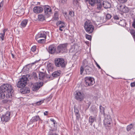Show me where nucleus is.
<instances>
[{
	"mask_svg": "<svg viewBox=\"0 0 135 135\" xmlns=\"http://www.w3.org/2000/svg\"><path fill=\"white\" fill-rule=\"evenodd\" d=\"M0 91H1L4 94H5L7 98L12 96L13 90L12 85L9 84H4L0 86Z\"/></svg>",
	"mask_w": 135,
	"mask_h": 135,
	"instance_id": "1",
	"label": "nucleus"
},
{
	"mask_svg": "<svg viewBox=\"0 0 135 135\" xmlns=\"http://www.w3.org/2000/svg\"><path fill=\"white\" fill-rule=\"evenodd\" d=\"M84 27L86 32L89 34L91 33L94 29V26L92 23L89 20L85 22Z\"/></svg>",
	"mask_w": 135,
	"mask_h": 135,
	"instance_id": "2",
	"label": "nucleus"
},
{
	"mask_svg": "<svg viewBox=\"0 0 135 135\" xmlns=\"http://www.w3.org/2000/svg\"><path fill=\"white\" fill-rule=\"evenodd\" d=\"M55 64L57 67L64 68L65 67L67 63L63 58H57L55 59Z\"/></svg>",
	"mask_w": 135,
	"mask_h": 135,
	"instance_id": "3",
	"label": "nucleus"
},
{
	"mask_svg": "<svg viewBox=\"0 0 135 135\" xmlns=\"http://www.w3.org/2000/svg\"><path fill=\"white\" fill-rule=\"evenodd\" d=\"M27 79L26 77L25 76H23L18 81L17 84V86L19 88L25 86L27 84Z\"/></svg>",
	"mask_w": 135,
	"mask_h": 135,
	"instance_id": "4",
	"label": "nucleus"
},
{
	"mask_svg": "<svg viewBox=\"0 0 135 135\" xmlns=\"http://www.w3.org/2000/svg\"><path fill=\"white\" fill-rule=\"evenodd\" d=\"M67 44H60L57 47L56 52L57 53H63L65 52L67 50Z\"/></svg>",
	"mask_w": 135,
	"mask_h": 135,
	"instance_id": "5",
	"label": "nucleus"
},
{
	"mask_svg": "<svg viewBox=\"0 0 135 135\" xmlns=\"http://www.w3.org/2000/svg\"><path fill=\"white\" fill-rule=\"evenodd\" d=\"M85 81L86 87L91 86L95 83L94 79L92 77H86L85 78Z\"/></svg>",
	"mask_w": 135,
	"mask_h": 135,
	"instance_id": "6",
	"label": "nucleus"
},
{
	"mask_svg": "<svg viewBox=\"0 0 135 135\" xmlns=\"http://www.w3.org/2000/svg\"><path fill=\"white\" fill-rule=\"evenodd\" d=\"M112 120L110 115L109 114L107 115L104 120V123L105 127H110L111 126Z\"/></svg>",
	"mask_w": 135,
	"mask_h": 135,
	"instance_id": "7",
	"label": "nucleus"
},
{
	"mask_svg": "<svg viewBox=\"0 0 135 135\" xmlns=\"http://www.w3.org/2000/svg\"><path fill=\"white\" fill-rule=\"evenodd\" d=\"M43 83L42 82H38L33 85L32 89L33 91L38 90L42 86Z\"/></svg>",
	"mask_w": 135,
	"mask_h": 135,
	"instance_id": "8",
	"label": "nucleus"
},
{
	"mask_svg": "<svg viewBox=\"0 0 135 135\" xmlns=\"http://www.w3.org/2000/svg\"><path fill=\"white\" fill-rule=\"evenodd\" d=\"M75 94V98L78 100L81 101L83 100L84 96L83 94L79 92H76Z\"/></svg>",
	"mask_w": 135,
	"mask_h": 135,
	"instance_id": "9",
	"label": "nucleus"
},
{
	"mask_svg": "<svg viewBox=\"0 0 135 135\" xmlns=\"http://www.w3.org/2000/svg\"><path fill=\"white\" fill-rule=\"evenodd\" d=\"M10 113L9 112H7L6 113L3 115L1 117V120L3 121L7 122L10 119Z\"/></svg>",
	"mask_w": 135,
	"mask_h": 135,
	"instance_id": "10",
	"label": "nucleus"
},
{
	"mask_svg": "<svg viewBox=\"0 0 135 135\" xmlns=\"http://www.w3.org/2000/svg\"><path fill=\"white\" fill-rule=\"evenodd\" d=\"M47 33L45 31H43L38 33L37 35L35 37V39L36 40L39 38H43L44 39L46 38Z\"/></svg>",
	"mask_w": 135,
	"mask_h": 135,
	"instance_id": "11",
	"label": "nucleus"
},
{
	"mask_svg": "<svg viewBox=\"0 0 135 135\" xmlns=\"http://www.w3.org/2000/svg\"><path fill=\"white\" fill-rule=\"evenodd\" d=\"M56 25L59 27V29L61 31L63 30L62 28H64L65 27V25L64 22L61 21H59L56 23Z\"/></svg>",
	"mask_w": 135,
	"mask_h": 135,
	"instance_id": "12",
	"label": "nucleus"
},
{
	"mask_svg": "<svg viewBox=\"0 0 135 135\" xmlns=\"http://www.w3.org/2000/svg\"><path fill=\"white\" fill-rule=\"evenodd\" d=\"M118 8L120 11L124 13L127 12L129 11L128 8L124 5H120Z\"/></svg>",
	"mask_w": 135,
	"mask_h": 135,
	"instance_id": "13",
	"label": "nucleus"
},
{
	"mask_svg": "<svg viewBox=\"0 0 135 135\" xmlns=\"http://www.w3.org/2000/svg\"><path fill=\"white\" fill-rule=\"evenodd\" d=\"M56 51L55 46L54 45H50L48 48V51L49 53L52 54L55 53Z\"/></svg>",
	"mask_w": 135,
	"mask_h": 135,
	"instance_id": "14",
	"label": "nucleus"
},
{
	"mask_svg": "<svg viewBox=\"0 0 135 135\" xmlns=\"http://www.w3.org/2000/svg\"><path fill=\"white\" fill-rule=\"evenodd\" d=\"M22 89H20V92L22 94L28 93L30 92V90L29 88L27 87L23 86Z\"/></svg>",
	"mask_w": 135,
	"mask_h": 135,
	"instance_id": "15",
	"label": "nucleus"
},
{
	"mask_svg": "<svg viewBox=\"0 0 135 135\" xmlns=\"http://www.w3.org/2000/svg\"><path fill=\"white\" fill-rule=\"evenodd\" d=\"M43 8L39 6L35 7L33 8V11L36 13H38L41 12L43 11Z\"/></svg>",
	"mask_w": 135,
	"mask_h": 135,
	"instance_id": "16",
	"label": "nucleus"
},
{
	"mask_svg": "<svg viewBox=\"0 0 135 135\" xmlns=\"http://www.w3.org/2000/svg\"><path fill=\"white\" fill-rule=\"evenodd\" d=\"M102 0H96L95 4L97 6V8L98 10L101 9L102 7Z\"/></svg>",
	"mask_w": 135,
	"mask_h": 135,
	"instance_id": "17",
	"label": "nucleus"
},
{
	"mask_svg": "<svg viewBox=\"0 0 135 135\" xmlns=\"http://www.w3.org/2000/svg\"><path fill=\"white\" fill-rule=\"evenodd\" d=\"M61 73V71L60 70L55 71L52 74V75L53 78L54 77L57 78L59 76Z\"/></svg>",
	"mask_w": 135,
	"mask_h": 135,
	"instance_id": "18",
	"label": "nucleus"
},
{
	"mask_svg": "<svg viewBox=\"0 0 135 135\" xmlns=\"http://www.w3.org/2000/svg\"><path fill=\"white\" fill-rule=\"evenodd\" d=\"M102 5L104 8L106 9L110 8L111 6L110 3L107 1H103Z\"/></svg>",
	"mask_w": 135,
	"mask_h": 135,
	"instance_id": "19",
	"label": "nucleus"
},
{
	"mask_svg": "<svg viewBox=\"0 0 135 135\" xmlns=\"http://www.w3.org/2000/svg\"><path fill=\"white\" fill-rule=\"evenodd\" d=\"M85 70L87 74H89L92 72L91 68L88 66H86L85 67Z\"/></svg>",
	"mask_w": 135,
	"mask_h": 135,
	"instance_id": "20",
	"label": "nucleus"
},
{
	"mask_svg": "<svg viewBox=\"0 0 135 135\" xmlns=\"http://www.w3.org/2000/svg\"><path fill=\"white\" fill-rule=\"evenodd\" d=\"M44 9L45 13L46 14H49L51 13V9L50 7H47L45 6L44 7Z\"/></svg>",
	"mask_w": 135,
	"mask_h": 135,
	"instance_id": "21",
	"label": "nucleus"
},
{
	"mask_svg": "<svg viewBox=\"0 0 135 135\" xmlns=\"http://www.w3.org/2000/svg\"><path fill=\"white\" fill-rule=\"evenodd\" d=\"M96 0H85L86 2H88L91 6H94L95 4Z\"/></svg>",
	"mask_w": 135,
	"mask_h": 135,
	"instance_id": "22",
	"label": "nucleus"
},
{
	"mask_svg": "<svg viewBox=\"0 0 135 135\" xmlns=\"http://www.w3.org/2000/svg\"><path fill=\"white\" fill-rule=\"evenodd\" d=\"M39 79L43 80L45 77V74L42 72H40L39 74Z\"/></svg>",
	"mask_w": 135,
	"mask_h": 135,
	"instance_id": "23",
	"label": "nucleus"
},
{
	"mask_svg": "<svg viewBox=\"0 0 135 135\" xmlns=\"http://www.w3.org/2000/svg\"><path fill=\"white\" fill-rule=\"evenodd\" d=\"M56 130V129H52L51 128V129H50L48 134L49 135H58L55 133V132Z\"/></svg>",
	"mask_w": 135,
	"mask_h": 135,
	"instance_id": "24",
	"label": "nucleus"
},
{
	"mask_svg": "<svg viewBox=\"0 0 135 135\" xmlns=\"http://www.w3.org/2000/svg\"><path fill=\"white\" fill-rule=\"evenodd\" d=\"M80 0H73V4L74 6V7H77L79 4Z\"/></svg>",
	"mask_w": 135,
	"mask_h": 135,
	"instance_id": "25",
	"label": "nucleus"
},
{
	"mask_svg": "<svg viewBox=\"0 0 135 135\" xmlns=\"http://www.w3.org/2000/svg\"><path fill=\"white\" fill-rule=\"evenodd\" d=\"M32 119L34 122H37L38 120L41 121V120L40 118L38 115H36L32 117Z\"/></svg>",
	"mask_w": 135,
	"mask_h": 135,
	"instance_id": "26",
	"label": "nucleus"
},
{
	"mask_svg": "<svg viewBox=\"0 0 135 135\" xmlns=\"http://www.w3.org/2000/svg\"><path fill=\"white\" fill-rule=\"evenodd\" d=\"M17 13H18L19 14L21 15H22L24 14V9L23 8H21V9H18L17 11L16 12Z\"/></svg>",
	"mask_w": 135,
	"mask_h": 135,
	"instance_id": "27",
	"label": "nucleus"
},
{
	"mask_svg": "<svg viewBox=\"0 0 135 135\" xmlns=\"http://www.w3.org/2000/svg\"><path fill=\"white\" fill-rule=\"evenodd\" d=\"M28 20H25L23 21L21 23V26L22 27H25L26 25Z\"/></svg>",
	"mask_w": 135,
	"mask_h": 135,
	"instance_id": "28",
	"label": "nucleus"
},
{
	"mask_svg": "<svg viewBox=\"0 0 135 135\" xmlns=\"http://www.w3.org/2000/svg\"><path fill=\"white\" fill-rule=\"evenodd\" d=\"M74 112L76 118L77 119H79L80 118V115L79 113V111L77 109H74Z\"/></svg>",
	"mask_w": 135,
	"mask_h": 135,
	"instance_id": "29",
	"label": "nucleus"
},
{
	"mask_svg": "<svg viewBox=\"0 0 135 135\" xmlns=\"http://www.w3.org/2000/svg\"><path fill=\"white\" fill-rule=\"evenodd\" d=\"M95 119L94 117L92 116H90L89 117V122L90 123H91V125L92 126V123L94 122Z\"/></svg>",
	"mask_w": 135,
	"mask_h": 135,
	"instance_id": "30",
	"label": "nucleus"
},
{
	"mask_svg": "<svg viewBox=\"0 0 135 135\" xmlns=\"http://www.w3.org/2000/svg\"><path fill=\"white\" fill-rule=\"evenodd\" d=\"M134 125L132 124H131L127 126L126 129L128 131H130L133 127Z\"/></svg>",
	"mask_w": 135,
	"mask_h": 135,
	"instance_id": "31",
	"label": "nucleus"
},
{
	"mask_svg": "<svg viewBox=\"0 0 135 135\" xmlns=\"http://www.w3.org/2000/svg\"><path fill=\"white\" fill-rule=\"evenodd\" d=\"M38 18L39 20L41 21H43V20H45V17L43 15H39Z\"/></svg>",
	"mask_w": 135,
	"mask_h": 135,
	"instance_id": "32",
	"label": "nucleus"
},
{
	"mask_svg": "<svg viewBox=\"0 0 135 135\" xmlns=\"http://www.w3.org/2000/svg\"><path fill=\"white\" fill-rule=\"evenodd\" d=\"M104 110L105 108L104 107H102L101 105H100V112L102 114H104Z\"/></svg>",
	"mask_w": 135,
	"mask_h": 135,
	"instance_id": "33",
	"label": "nucleus"
},
{
	"mask_svg": "<svg viewBox=\"0 0 135 135\" xmlns=\"http://www.w3.org/2000/svg\"><path fill=\"white\" fill-rule=\"evenodd\" d=\"M45 77L46 78L49 79V80H53L54 79L53 77L52 76L49 75H45Z\"/></svg>",
	"mask_w": 135,
	"mask_h": 135,
	"instance_id": "34",
	"label": "nucleus"
},
{
	"mask_svg": "<svg viewBox=\"0 0 135 135\" xmlns=\"http://www.w3.org/2000/svg\"><path fill=\"white\" fill-rule=\"evenodd\" d=\"M32 77H33L34 79L35 80L38 79V77L36 73L35 72H32Z\"/></svg>",
	"mask_w": 135,
	"mask_h": 135,
	"instance_id": "35",
	"label": "nucleus"
},
{
	"mask_svg": "<svg viewBox=\"0 0 135 135\" xmlns=\"http://www.w3.org/2000/svg\"><path fill=\"white\" fill-rule=\"evenodd\" d=\"M5 97V94H4L1 91H0V99H2Z\"/></svg>",
	"mask_w": 135,
	"mask_h": 135,
	"instance_id": "36",
	"label": "nucleus"
},
{
	"mask_svg": "<svg viewBox=\"0 0 135 135\" xmlns=\"http://www.w3.org/2000/svg\"><path fill=\"white\" fill-rule=\"evenodd\" d=\"M47 67L49 71H52L53 69V66L51 64L48 65Z\"/></svg>",
	"mask_w": 135,
	"mask_h": 135,
	"instance_id": "37",
	"label": "nucleus"
},
{
	"mask_svg": "<svg viewBox=\"0 0 135 135\" xmlns=\"http://www.w3.org/2000/svg\"><path fill=\"white\" fill-rule=\"evenodd\" d=\"M44 100H41L35 103H34V104L36 106V105H41V104L44 102Z\"/></svg>",
	"mask_w": 135,
	"mask_h": 135,
	"instance_id": "38",
	"label": "nucleus"
},
{
	"mask_svg": "<svg viewBox=\"0 0 135 135\" xmlns=\"http://www.w3.org/2000/svg\"><path fill=\"white\" fill-rule=\"evenodd\" d=\"M54 17V19L55 20H56L59 18L58 14L57 12H55V13Z\"/></svg>",
	"mask_w": 135,
	"mask_h": 135,
	"instance_id": "39",
	"label": "nucleus"
},
{
	"mask_svg": "<svg viewBox=\"0 0 135 135\" xmlns=\"http://www.w3.org/2000/svg\"><path fill=\"white\" fill-rule=\"evenodd\" d=\"M40 39L39 40H37V41H38L37 42L39 43H42L44 42H45V39Z\"/></svg>",
	"mask_w": 135,
	"mask_h": 135,
	"instance_id": "40",
	"label": "nucleus"
},
{
	"mask_svg": "<svg viewBox=\"0 0 135 135\" xmlns=\"http://www.w3.org/2000/svg\"><path fill=\"white\" fill-rule=\"evenodd\" d=\"M69 15L71 17H73L74 16V12L72 11L69 12Z\"/></svg>",
	"mask_w": 135,
	"mask_h": 135,
	"instance_id": "41",
	"label": "nucleus"
},
{
	"mask_svg": "<svg viewBox=\"0 0 135 135\" xmlns=\"http://www.w3.org/2000/svg\"><path fill=\"white\" fill-rule=\"evenodd\" d=\"M85 36L86 38L87 39L90 40H91V36H90L87 34H86L85 35Z\"/></svg>",
	"mask_w": 135,
	"mask_h": 135,
	"instance_id": "42",
	"label": "nucleus"
},
{
	"mask_svg": "<svg viewBox=\"0 0 135 135\" xmlns=\"http://www.w3.org/2000/svg\"><path fill=\"white\" fill-rule=\"evenodd\" d=\"M0 35L1 36H0V38H1L2 40H3L4 39L5 35L1 33Z\"/></svg>",
	"mask_w": 135,
	"mask_h": 135,
	"instance_id": "43",
	"label": "nucleus"
},
{
	"mask_svg": "<svg viewBox=\"0 0 135 135\" xmlns=\"http://www.w3.org/2000/svg\"><path fill=\"white\" fill-rule=\"evenodd\" d=\"M111 17L112 16L110 14H107L106 15V18L108 20L110 19L111 18Z\"/></svg>",
	"mask_w": 135,
	"mask_h": 135,
	"instance_id": "44",
	"label": "nucleus"
},
{
	"mask_svg": "<svg viewBox=\"0 0 135 135\" xmlns=\"http://www.w3.org/2000/svg\"><path fill=\"white\" fill-rule=\"evenodd\" d=\"M84 70V68L83 67L81 66L80 68V74L81 75L83 73V71Z\"/></svg>",
	"mask_w": 135,
	"mask_h": 135,
	"instance_id": "45",
	"label": "nucleus"
},
{
	"mask_svg": "<svg viewBox=\"0 0 135 135\" xmlns=\"http://www.w3.org/2000/svg\"><path fill=\"white\" fill-rule=\"evenodd\" d=\"M36 47L35 46H33L32 47L31 49V51L33 52H34V51H36Z\"/></svg>",
	"mask_w": 135,
	"mask_h": 135,
	"instance_id": "46",
	"label": "nucleus"
},
{
	"mask_svg": "<svg viewBox=\"0 0 135 135\" xmlns=\"http://www.w3.org/2000/svg\"><path fill=\"white\" fill-rule=\"evenodd\" d=\"M121 3H124L126 2L127 0H118Z\"/></svg>",
	"mask_w": 135,
	"mask_h": 135,
	"instance_id": "47",
	"label": "nucleus"
},
{
	"mask_svg": "<svg viewBox=\"0 0 135 135\" xmlns=\"http://www.w3.org/2000/svg\"><path fill=\"white\" fill-rule=\"evenodd\" d=\"M3 6V2H1L0 3V11H1L2 10V7Z\"/></svg>",
	"mask_w": 135,
	"mask_h": 135,
	"instance_id": "48",
	"label": "nucleus"
},
{
	"mask_svg": "<svg viewBox=\"0 0 135 135\" xmlns=\"http://www.w3.org/2000/svg\"><path fill=\"white\" fill-rule=\"evenodd\" d=\"M130 33L132 35H133L135 34V31L134 30H131L130 31Z\"/></svg>",
	"mask_w": 135,
	"mask_h": 135,
	"instance_id": "49",
	"label": "nucleus"
},
{
	"mask_svg": "<svg viewBox=\"0 0 135 135\" xmlns=\"http://www.w3.org/2000/svg\"><path fill=\"white\" fill-rule=\"evenodd\" d=\"M132 26L135 28V19H134L133 22L132 24Z\"/></svg>",
	"mask_w": 135,
	"mask_h": 135,
	"instance_id": "50",
	"label": "nucleus"
},
{
	"mask_svg": "<svg viewBox=\"0 0 135 135\" xmlns=\"http://www.w3.org/2000/svg\"><path fill=\"white\" fill-rule=\"evenodd\" d=\"M131 86L132 87H134L135 86V82L131 83Z\"/></svg>",
	"mask_w": 135,
	"mask_h": 135,
	"instance_id": "51",
	"label": "nucleus"
},
{
	"mask_svg": "<svg viewBox=\"0 0 135 135\" xmlns=\"http://www.w3.org/2000/svg\"><path fill=\"white\" fill-rule=\"evenodd\" d=\"M113 17L114 19L115 20H118L119 19V17L116 15H114Z\"/></svg>",
	"mask_w": 135,
	"mask_h": 135,
	"instance_id": "52",
	"label": "nucleus"
},
{
	"mask_svg": "<svg viewBox=\"0 0 135 135\" xmlns=\"http://www.w3.org/2000/svg\"><path fill=\"white\" fill-rule=\"evenodd\" d=\"M8 100H2V102L3 104H6L7 103Z\"/></svg>",
	"mask_w": 135,
	"mask_h": 135,
	"instance_id": "53",
	"label": "nucleus"
},
{
	"mask_svg": "<svg viewBox=\"0 0 135 135\" xmlns=\"http://www.w3.org/2000/svg\"><path fill=\"white\" fill-rule=\"evenodd\" d=\"M33 122H34L33 121V120L32 118V119H31L30 120V121L28 123L29 124H30L32 123Z\"/></svg>",
	"mask_w": 135,
	"mask_h": 135,
	"instance_id": "54",
	"label": "nucleus"
},
{
	"mask_svg": "<svg viewBox=\"0 0 135 135\" xmlns=\"http://www.w3.org/2000/svg\"><path fill=\"white\" fill-rule=\"evenodd\" d=\"M95 64H96L97 66L98 67V68L99 69H101V68L100 67V66H99V65L98 64L97 62H95Z\"/></svg>",
	"mask_w": 135,
	"mask_h": 135,
	"instance_id": "55",
	"label": "nucleus"
},
{
	"mask_svg": "<svg viewBox=\"0 0 135 135\" xmlns=\"http://www.w3.org/2000/svg\"><path fill=\"white\" fill-rule=\"evenodd\" d=\"M50 120L53 122L54 123V124H55V120L53 119H50Z\"/></svg>",
	"mask_w": 135,
	"mask_h": 135,
	"instance_id": "56",
	"label": "nucleus"
},
{
	"mask_svg": "<svg viewBox=\"0 0 135 135\" xmlns=\"http://www.w3.org/2000/svg\"><path fill=\"white\" fill-rule=\"evenodd\" d=\"M47 111H45L44 113V114L45 115H47Z\"/></svg>",
	"mask_w": 135,
	"mask_h": 135,
	"instance_id": "57",
	"label": "nucleus"
},
{
	"mask_svg": "<svg viewBox=\"0 0 135 135\" xmlns=\"http://www.w3.org/2000/svg\"><path fill=\"white\" fill-rule=\"evenodd\" d=\"M39 61V60L36 61H35L34 62L32 63L31 64H34L36 62H38Z\"/></svg>",
	"mask_w": 135,
	"mask_h": 135,
	"instance_id": "58",
	"label": "nucleus"
},
{
	"mask_svg": "<svg viewBox=\"0 0 135 135\" xmlns=\"http://www.w3.org/2000/svg\"><path fill=\"white\" fill-rule=\"evenodd\" d=\"M6 32L5 30H3L2 31V33H1L2 34H5V33Z\"/></svg>",
	"mask_w": 135,
	"mask_h": 135,
	"instance_id": "59",
	"label": "nucleus"
},
{
	"mask_svg": "<svg viewBox=\"0 0 135 135\" xmlns=\"http://www.w3.org/2000/svg\"><path fill=\"white\" fill-rule=\"evenodd\" d=\"M27 79L28 78V77L30 76V75L29 74H27L26 76L25 75ZM27 80H28V79H27Z\"/></svg>",
	"mask_w": 135,
	"mask_h": 135,
	"instance_id": "60",
	"label": "nucleus"
},
{
	"mask_svg": "<svg viewBox=\"0 0 135 135\" xmlns=\"http://www.w3.org/2000/svg\"><path fill=\"white\" fill-rule=\"evenodd\" d=\"M66 0H60V1H61L62 3H64L66 1Z\"/></svg>",
	"mask_w": 135,
	"mask_h": 135,
	"instance_id": "61",
	"label": "nucleus"
},
{
	"mask_svg": "<svg viewBox=\"0 0 135 135\" xmlns=\"http://www.w3.org/2000/svg\"><path fill=\"white\" fill-rule=\"evenodd\" d=\"M11 55L12 56V57L13 58H15V55L12 53H11Z\"/></svg>",
	"mask_w": 135,
	"mask_h": 135,
	"instance_id": "62",
	"label": "nucleus"
},
{
	"mask_svg": "<svg viewBox=\"0 0 135 135\" xmlns=\"http://www.w3.org/2000/svg\"><path fill=\"white\" fill-rule=\"evenodd\" d=\"M133 38L135 39V33L133 35Z\"/></svg>",
	"mask_w": 135,
	"mask_h": 135,
	"instance_id": "63",
	"label": "nucleus"
},
{
	"mask_svg": "<svg viewBox=\"0 0 135 135\" xmlns=\"http://www.w3.org/2000/svg\"><path fill=\"white\" fill-rule=\"evenodd\" d=\"M4 30H5V31H7V29H4Z\"/></svg>",
	"mask_w": 135,
	"mask_h": 135,
	"instance_id": "64",
	"label": "nucleus"
}]
</instances>
